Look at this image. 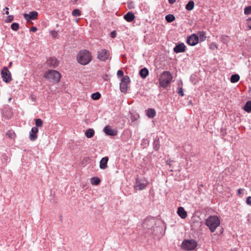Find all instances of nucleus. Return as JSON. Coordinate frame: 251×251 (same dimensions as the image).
Here are the masks:
<instances>
[{
	"instance_id": "8fccbe9b",
	"label": "nucleus",
	"mask_w": 251,
	"mask_h": 251,
	"mask_svg": "<svg viewBox=\"0 0 251 251\" xmlns=\"http://www.w3.org/2000/svg\"><path fill=\"white\" fill-rule=\"evenodd\" d=\"M12 62H10L9 63V67H11V65H12Z\"/></svg>"
},
{
	"instance_id": "f8f14e48",
	"label": "nucleus",
	"mask_w": 251,
	"mask_h": 251,
	"mask_svg": "<svg viewBox=\"0 0 251 251\" xmlns=\"http://www.w3.org/2000/svg\"><path fill=\"white\" fill-rule=\"evenodd\" d=\"M60 61L54 57H50L47 61V65L51 68H55L59 64Z\"/></svg>"
},
{
	"instance_id": "e433bc0d",
	"label": "nucleus",
	"mask_w": 251,
	"mask_h": 251,
	"mask_svg": "<svg viewBox=\"0 0 251 251\" xmlns=\"http://www.w3.org/2000/svg\"><path fill=\"white\" fill-rule=\"evenodd\" d=\"M6 135L10 138H13L15 136V133L13 131L8 130L6 132Z\"/></svg>"
},
{
	"instance_id": "cd10ccee",
	"label": "nucleus",
	"mask_w": 251,
	"mask_h": 251,
	"mask_svg": "<svg viewBox=\"0 0 251 251\" xmlns=\"http://www.w3.org/2000/svg\"><path fill=\"white\" fill-rule=\"evenodd\" d=\"M194 7V2L193 0H190L186 5L185 8L188 11L192 10Z\"/></svg>"
},
{
	"instance_id": "a878e982",
	"label": "nucleus",
	"mask_w": 251,
	"mask_h": 251,
	"mask_svg": "<svg viewBox=\"0 0 251 251\" xmlns=\"http://www.w3.org/2000/svg\"><path fill=\"white\" fill-rule=\"evenodd\" d=\"M199 36V40L200 39L201 42L204 41L206 39L205 33L203 31H200L197 34Z\"/></svg>"
},
{
	"instance_id": "4468645a",
	"label": "nucleus",
	"mask_w": 251,
	"mask_h": 251,
	"mask_svg": "<svg viewBox=\"0 0 251 251\" xmlns=\"http://www.w3.org/2000/svg\"><path fill=\"white\" fill-rule=\"evenodd\" d=\"M103 131L107 135L115 136L117 134V130L112 129L109 126H106Z\"/></svg>"
},
{
	"instance_id": "de8ad7c7",
	"label": "nucleus",
	"mask_w": 251,
	"mask_h": 251,
	"mask_svg": "<svg viewBox=\"0 0 251 251\" xmlns=\"http://www.w3.org/2000/svg\"><path fill=\"white\" fill-rule=\"evenodd\" d=\"M168 1L170 4H173L176 1V0H168Z\"/></svg>"
},
{
	"instance_id": "37998d69",
	"label": "nucleus",
	"mask_w": 251,
	"mask_h": 251,
	"mask_svg": "<svg viewBox=\"0 0 251 251\" xmlns=\"http://www.w3.org/2000/svg\"><path fill=\"white\" fill-rule=\"evenodd\" d=\"M116 36V32L115 31H113L111 32L110 36L112 38H115Z\"/></svg>"
},
{
	"instance_id": "a18cd8bd",
	"label": "nucleus",
	"mask_w": 251,
	"mask_h": 251,
	"mask_svg": "<svg viewBox=\"0 0 251 251\" xmlns=\"http://www.w3.org/2000/svg\"><path fill=\"white\" fill-rule=\"evenodd\" d=\"M37 30V28L35 26H32L30 29V31H32V32H36V31Z\"/></svg>"
},
{
	"instance_id": "473e14b6",
	"label": "nucleus",
	"mask_w": 251,
	"mask_h": 251,
	"mask_svg": "<svg viewBox=\"0 0 251 251\" xmlns=\"http://www.w3.org/2000/svg\"><path fill=\"white\" fill-rule=\"evenodd\" d=\"M81 14V11L78 9H75L72 11V15L73 16H80Z\"/></svg>"
},
{
	"instance_id": "6e6552de",
	"label": "nucleus",
	"mask_w": 251,
	"mask_h": 251,
	"mask_svg": "<svg viewBox=\"0 0 251 251\" xmlns=\"http://www.w3.org/2000/svg\"><path fill=\"white\" fill-rule=\"evenodd\" d=\"M2 80L6 83H9L12 80L11 74L7 67H3L1 71Z\"/></svg>"
},
{
	"instance_id": "39448f33",
	"label": "nucleus",
	"mask_w": 251,
	"mask_h": 251,
	"mask_svg": "<svg viewBox=\"0 0 251 251\" xmlns=\"http://www.w3.org/2000/svg\"><path fill=\"white\" fill-rule=\"evenodd\" d=\"M44 77L51 82L57 83L60 81L61 75L57 71L51 70L45 72Z\"/></svg>"
},
{
	"instance_id": "7c9ffc66",
	"label": "nucleus",
	"mask_w": 251,
	"mask_h": 251,
	"mask_svg": "<svg viewBox=\"0 0 251 251\" xmlns=\"http://www.w3.org/2000/svg\"><path fill=\"white\" fill-rule=\"evenodd\" d=\"M100 94L97 92L92 94L91 98L94 100H98L100 99Z\"/></svg>"
},
{
	"instance_id": "aec40b11",
	"label": "nucleus",
	"mask_w": 251,
	"mask_h": 251,
	"mask_svg": "<svg viewBox=\"0 0 251 251\" xmlns=\"http://www.w3.org/2000/svg\"><path fill=\"white\" fill-rule=\"evenodd\" d=\"M149 72L147 68H144L139 71V75L142 78H145L149 75Z\"/></svg>"
},
{
	"instance_id": "ddd939ff",
	"label": "nucleus",
	"mask_w": 251,
	"mask_h": 251,
	"mask_svg": "<svg viewBox=\"0 0 251 251\" xmlns=\"http://www.w3.org/2000/svg\"><path fill=\"white\" fill-rule=\"evenodd\" d=\"M38 14L37 12L33 11L30 12L28 14L24 13L23 14V16L27 22H29L31 20H34L36 19Z\"/></svg>"
},
{
	"instance_id": "9b49d317",
	"label": "nucleus",
	"mask_w": 251,
	"mask_h": 251,
	"mask_svg": "<svg viewBox=\"0 0 251 251\" xmlns=\"http://www.w3.org/2000/svg\"><path fill=\"white\" fill-rule=\"evenodd\" d=\"M187 43L190 46H194L199 42V36L197 34H193L189 36L187 39Z\"/></svg>"
},
{
	"instance_id": "7ed1b4c3",
	"label": "nucleus",
	"mask_w": 251,
	"mask_h": 251,
	"mask_svg": "<svg viewBox=\"0 0 251 251\" xmlns=\"http://www.w3.org/2000/svg\"><path fill=\"white\" fill-rule=\"evenodd\" d=\"M173 79L171 73L169 71H164L160 75L159 79V85L163 88L167 87L171 83Z\"/></svg>"
},
{
	"instance_id": "bb28decb",
	"label": "nucleus",
	"mask_w": 251,
	"mask_h": 251,
	"mask_svg": "<svg viewBox=\"0 0 251 251\" xmlns=\"http://www.w3.org/2000/svg\"><path fill=\"white\" fill-rule=\"evenodd\" d=\"M240 79V76L238 74H234L231 75L230 80L231 83H236Z\"/></svg>"
},
{
	"instance_id": "2eb2a0df",
	"label": "nucleus",
	"mask_w": 251,
	"mask_h": 251,
	"mask_svg": "<svg viewBox=\"0 0 251 251\" xmlns=\"http://www.w3.org/2000/svg\"><path fill=\"white\" fill-rule=\"evenodd\" d=\"M173 50L177 53L184 52L186 50V46L184 43L178 44L174 48Z\"/></svg>"
},
{
	"instance_id": "423d86ee",
	"label": "nucleus",
	"mask_w": 251,
	"mask_h": 251,
	"mask_svg": "<svg viewBox=\"0 0 251 251\" xmlns=\"http://www.w3.org/2000/svg\"><path fill=\"white\" fill-rule=\"evenodd\" d=\"M198 243L194 239H186L181 243V247L182 249L186 251L194 250L197 247Z\"/></svg>"
},
{
	"instance_id": "c85d7f7f",
	"label": "nucleus",
	"mask_w": 251,
	"mask_h": 251,
	"mask_svg": "<svg viewBox=\"0 0 251 251\" xmlns=\"http://www.w3.org/2000/svg\"><path fill=\"white\" fill-rule=\"evenodd\" d=\"M165 20L168 23H171L175 21V17L173 14H168L165 16Z\"/></svg>"
},
{
	"instance_id": "c756f323",
	"label": "nucleus",
	"mask_w": 251,
	"mask_h": 251,
	"mask_svg": "<svg viewBox=\"0 0 251 251\" xmlns=\"http://www.w3.org/2000/svg\"><path fill=\"white\" fill-rule=\"evenodd\" d=\"M100 179L98 177H94L91 179V182L92 184L97 185L100 184Z\"/></svg>"
},
{
	"instance_id": "0eeeda50",
	"label": "nucleus",
	"mask_w": 251,
	"mask_h": 251,
	"mask_svg": "<svg viewBox=\"0 0 251 251\" xmlns=\"http://www.w3.org/2000/svg\"><path fill=\"white\" fill-rule=\"evenodd\" d=\"M148 183V180L146 178L137 177L135 179L134 187L136 190H142L146 188Z\"/></svg>"
},
{
	"instance_id": "dca6fc26",
	"label": "nucleus",
	"mask_w": 251,
	"mask_h": 251,
	"mask_svg": "<svg viewBox=\"0 0 251 251\" xmlns=\"http://www.w3.org/2000/svg\"><path fill=\"white\" fill-rule=\"evenodd\" d=\"M38 132V128L37 127H33L31 131L29 132V139L34 141L37 138V133Z\"/></svg>"
},
{
	"instance_id": "c03bdc74",
	"label": "nucleus",
	"mask_w": 251,
	"mask_h": 251,
	"mask_svg": "<svg viewBox=\"0 0 251 251\" xmlns=\"http://www.w3.org/2000/svg\"><path fill=\"white\" fill-rule=\"evenodd\" d=\"M3 11H5V14L6 15H8L9 14V8L8 7H5L4 9H3Z\"/></svg>"
},
{
	"instance_id": "4be33fe9",
	"label": "nucleus",
	"mask_w": 251,
	"mask_h": 251,
	"mask_svg": "<svg viewBox=\"0 0 251 251\" xmlns=\"http://www.w3.org/2000/svg\"><path fill=\"white\" fill-rule=\"evenodd\" d=\"M243 110L250 113L251 112V100L248 101L246 102L245 104L244 105L243 108Z\"/></svg>"
},
{
	"instance_id": "f704fd0d",
	"label": "nucleus",
	"mask_w": 251,
	"mask_h": 251,
	"mask_svg": "<svg viewBox=\"0 0 251 251\" xmlns=\"http://www.w3.org/2000/svg\"><path fill=\"white\" fill-rule=\"evenodd\" d=\"M244 14L245 15L251 14V6H248L245 8Z\"/></svg>"
},
{
	"instance_id": "4c0bfd02",
	"label": "nucleus",
	"mask_w": 251,
	"mask_h": 251,
	"mask_svg": "<svg viewBox=\"0 0 251 251\" xmlns=\"http://www.w3.org/2000/svg\"><path fill=\"white\" fill-rule=\"evenodd\" d=\"M14 20V16L13 15H8L5 19L6 23H11Z\"/></svg>"
},
{
	"instance_id": "f257e3e1",
	"label": "nucleus",
	"mask_w": 251,
	"mask_h": 251,
	"mask_svg": "<svg viewBox=\"0 0 251 251\" xmlns=\"http://www.w3.org/2000/svg\"><path fill=\"white\" fill-rule=\"evenodd\" d=\"M77 60L82 65H86L92 60V56L89 51L84 50L80 51L76 56Z\"/></svg>"
},
{
	"instance_id": "b1692460",
	"label": "nucleus",
	"mask_w": 251,
	"mask_h": 251,
	"mask_svg": "<svg viewBox=\"0 0 251 251\" xmlns=\"http://www.w3.org/2000/svg\"><path fill=\"white\" fill-rule=\"evenodd\" d=\"M95 134V131L92 128H89L85 131V136L88 138H92Z\"/></svg>"
},
{
	"instance_id": "ea45409f",
	"label": "nucleus",
	"mask_w": 251,
	"mask_h": 251,
	"mask_svg": "<svg viewBox=\"0 0 251 251\" xmlns=\"http://www.w3.org/2000/svg\"><path fill=\"white\" fill-rule=\"evenodd\" d=\"M221 134L223 137H225L226 135V129L224 128H221Z\"/></svg>"
},
{
	"instance_id": "49530a36",
	"label": "nucleus",
	"mask_w": 251,
	"mask_h": 251,
	"mask_svg": "<svg viewBox=\"0 0 251 251\" xmlns=\"http://www.w3.org/2000/svg\"><path fill=\"white\" fill-rule=\"evenodd\" d=\"M51 34L54 37H56L57 35V32L55 31H51Z\"/></svg>"
},
{
	"instance_id": "09e8293b",
	"label": "nucleus",
	"mask_w": 251,
	"mask_h": 251,
	"mask_svg": "<svg viewBox=\"0 0 251 251\" xmlns=\"http://www.w3.org/2000/svg\"><path fill=\"white\" fill-rule=\"evenodd\" d=\"M242 191V190L241 189H239L238 190V193L239 194L241 193V191Z\"/></svg>"
},
{
	"instance_id": "3c124183",
	"label": "nucleus",
	"mask_w": 251,
	"mask_h": 251,
	"mask_svg": "<svg viewBox=\"0 0 251 251\" xmlns=\"http://www.w3.org/2000/svg\"><path fill=\"white\" fill-rule=\"evenodd\" d=\"M155 228H159V227L158 226H156V227H155Z\"/></svg>"
},
{
	"instance_id": "a19ab883",
	"label": "nucleus",
	"mask_w": 251,
	"mask_h": 251,
	"mask_svg": "<svg viewBox=\"0 0 251 251\" xmlns=\"http://www.w3.org/2000/svg\"><path fill=\"white\" fill-rule=\"evenodd\" d=\"M247 23L248 26L249 27V28L250 29H251V18H249L247 20Z\"/></svg>"
},
{
	"instance_id": "1a4fd4ad",
	"label": "nucleus",
	"mask_w": 251,
	"mask_h": 251,
	"mask_svg": "<svg viewBox=\"0 0 251 251\" xmlns=\"http://www.w3.org/2000/svg\"><path fill=\"white\" fill-rule=\"evenodd\" d=\"M130 82V78L128 75H125L121 80L120 84V90L123 93H126L127 91L128 85Z\"/></svg>"
},
{
	"instance_id": "393cba45",
	"label": "nucleus",
	"mask_w": 251,
	"mask_h": 251,
	"mask_svg": "<svg viewBox=\"0 0 251 251\" xmlns=\"http://www.w3.org/2000/svg\"><path fill=\"white\" fill-rule=\"evenodd\" d=\"M220 40L222 43L227 44L229 42L230 38L227 35H222L220 37Z\"/></svg>"
},
{
	"instance_id": "2f4dec72",
	"label": "nucleus",
	"mask_w": 251,
	"mask_h": 251,
	"mask_svg": "<svg viewBox=\"0 0 251 251\" xmlns=\"http://www.w3.org/2000/svg\"><path fill=\"white\" fill-rule=\"evenodd\" d=\"M36 126L37 128L42 127L43 126V121L41 119H35Z\"/></svg>"
},
{
	"instance_id": "79ce46f5",
	"label": "nucleus",
	"mask_w": 251,
	"mask_h": 251,
	"mask_svg": "<svg viewBox=\"0 0 251 251\" xmlns=\"http://www.w3.org/2000/svg\"><path fill=\"white\" fill-rule=\"evenodd\" d=\"M246 203L248 205H251V197L249 196L247 197L246 199Z\"/></svg>"
},
{
	"instance_id": "f3484780",
	"label": "nucleus",
	"mask_w": 251,
	"mask_h": 251,
	"mask_svg": "<svg viewBox=\"0 0 251 251\" xmlns=\"http://www.w3.org/2000/svg\"><path fill=\"white\" fill-rule=\"evenodd\" d=\"M177 213L179 216L183 219H185L187 216V213L183 207L180 206L177 208Z\"/></svg>"
},
{
	"instance_id": "c9c22d12",
	"label": "nucleus",
	"mask_w": 251,
	"mask_h": 251,
	"mask_svg": "<svg viewBox=\"0 0 251 251\" xmlns=\"http://www.w3.org/2000/svg\"><path fill=\"white\" fill-rule=\"evenodd\" d=\"M176 92L178 95L181 97L184 96L183 89L182 87H177Z\"/></svg>"
},
{
	"instance_id": "72a5a7b5",
	"label": "nucleus",
	"mask_w": 251,
	"mask_h": 251,
	"mask_svg": "<svg viewBox=\"0 0 251 251\" xmlns=\"http://www.w3.org/2000/svg\"><path fill=\"white\" fill-rule=\"evenodd\" d=\"M11 29L14 31H17L19 28V25L17 23H13L11 25Z\"/></svg>"
},
{
	"instance_id": "58836bf2",
	"label": "nucleus",
	"mask_w": 251,
	"mask_h": 251,
	"mask_svg": "<svg viewBox=\"0 0 251 251\" xmlns=\"http://www.w3.org/2000/svg\"><path fill=\"white\" fill-rule=\"evenodd\" d=\"M124 72L121 70H118L117 73V75L118 77H120L122 76H123V77L124 76Z\"/></svg>"
},
{
	"instance_id": "9d476101",
	"label": "nucleus",
	"mask_w": 251,
	"mask_h": 251,
	"mask_svg": "<svg viewBox=\"0 0 251 251\" xmlns=\"http://www.w3.org/2000/svg\"><path fill=\"white\" fill-rule=\"evenodd\" d=\"M109 51L106 49H101L98 51L97 58L101 61H106L109 58Z\"/></svg>"
},
{
	"instance_id": "6ab92c4d",
	"label": "nucleus",
	"mask_w": 251,
	"mask_h": 251,
	"mask_svg": "<svg viewBox=\"0 0 251 251\" xmlns=\"http://www.w3.org/2000/svg\"><path fill=\"white\" fill-rule=\"evenodd\" d=\"M135 16L133 13L129 11L126 15H124V19L127 22H131L135 19Z\"/></svg>"
},
{
	"instance_id": "20e7f679",
	"label": "nucleus",
	"mask_w": 251,
	"mask_h": 251,
	"mask_svg": "<svg viewBox=\"0 0 251 251\" xmlns=\"http://www.w3.org/2000/svg\"><path fill=\"white\" fill-rule=\"evenodd\" d=\"M156 225L155 219L152 217H148L142 224V227L145 230V232L148 233H153V230H154V226Z\"/></svg>"
},
{
	"instance_id": "f03ea898",
	"label": "nucleus",
	"mask_w": 251,
	"mask_h": 251,
	"mask_svg": "<svg viewBox=\"0 0 251 251\" xmlns=\"http://www.w3.org/2000/svg\"><path fill=\"white\" fill-rule=\"evenodd\" d=\"M205 225L209 227L211 232H214L216 228L220 226V220L216 215L210 216L206 219Z\"/></svg>"
},
{
	"instance_id": "412c9836",
	"label": "nucleus",
	"mask_w": 251,
	"mask_h": 251,
	"mask_svg": "<svg viewBox=\"0 0 251 251\" xmlns=\"http://www.w3.org/2000/svg\"><path fill=\"white\" fill-rule=\"evenodd\" d=\"M147 115L149 118H153L156 115V112L154 109L149 108L147 110Z\"/></svg>"
},
{
	"instance_id": "5701e85b",
	"label": "nucleus",
	"mask_w": 251,
	"mask_h": 251,
	"mask_svg": "<svg viewBox=\"0 0 251 251\" xmlns=\"http://www.w3.org/2000/svg\"><path fill=\"white\" fill-rule=\"evenodd\" d=\"M153 148L155 151H158L160 148L159 139L157 137H156L154 140Z\"/></svg>"
},
{
	"instance_id": "a211bd4d",
	"label": "nucleus",
	"mask_w": 251,
	"mask_h": 251,
	"mask_svg": "<svg viewBox=\"0 0 251 251\" xmlns=\"http://www.w3.org/2000/svg\"><path fill=\"white\" fill-rule=\"evenodd\" d=\"M108 161V157L107 156L102 157L100 162V168L101 169H105L107 166V162Z\"/></svg>"
}]
</instances>
